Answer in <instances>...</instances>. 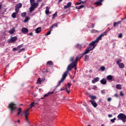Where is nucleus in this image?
<instances>
[{
  "label": "nucleus",
  "instance_id": "393cba45",
  "mask_svg": "<svg viewBox=\"0 0 126 126\" xmlns=\"http://www.w3.org/2000/svg\"><path fill=\"white\" fill-rule=\"evenodd\" d=\"M30 20V18L29 17H26L25 20H24V22L25 23H26L27 22H28V20Z\"/></svg>",
  "mask_w": 126,
  "mask_h": 126
},
{
  "label": "nucleus",
  "instance_id": "6e6d98bb",
  "mask_svg": "<svg viewBox=\"0 0 126 126\" xmlns=\"http://www.w3.org/2000/svg\"><path fill=\"white\" fill-rule=\"evenodd\" d=\"M107 101L108 102H111V101H112V98L111 97H108L107 98Z\"/></svg>",
  "mask_w": 126,
  "mask_h": 126
},
{
  "label": "nucleus",
  "instance_id": "2eb2a0df",
  "mask_svg": "<svg viewBox=\"0 0 126 126\" xmlns=\"http://www.w3.org/2000/svg\"><path fill=\"white\" fill-rule=\"evenodd\" d=\"M41 30H42V28H41V27H38V28H36L35 30V33H40V32H41Z\"/></svg>",
  "mask_w": 126,
  "mask_h": 126
},
{
  "label": "nucleus",
  "instance_id": "dca6fc26",
  "mask_svg": "<svg viewBox=\"0 0 126 126\" xmlns=\"http://www.w3.org/2000/svg\"><path fill=\"white\" fill-rule=\"evenodd\" d=\"M103 0H99V1H97L96 2H95V4L96 5H101Z\"/></svg>",
  "mask_w": 126,
  "mask_h": 126
},
{
  "label": "nucleus",
  "instance_id": "864d4df0",
  "mask_svg": "<svg viewBox=\"0 0 126 126\" xmlns=\"http://www.w3.org/2000/svg\"><path fill=\"white\" fill-rule=\"evenodd\" d=\"M93 89L94 90H96L97 89V86L94 85V87H93Z\"/></svg>",
  "mask_w": 126,
  "mask_h": 126
},
{
  "label": "nucleus",
  "instance_id": "a211bd4d",
  "mask_svg": "<svg viewBox=\"0 0 126 126\" xmlns=\"http://www.w3.org/2000/svg\"><path fill=\"white\" fill-rule=\"evenodd\" d=\"M107 79L109 80V81H112L113 80V76L111 75H109L107 76Z\"/></svg>",
  "mask_w": 126,
  "mask_h": 126
},
{
  "label": "nucleus",
  "instance_id": "39448f33",
  "mask_svg": "<svg viewBox=\"0 0 126 126\" xmlns=\"http://www.w3.org/2000/svg\"><path fill=\"white\" fill-rule=\"evenodd\" d=\"M29 111H30V108H28L26 111L24 112L25 117L26 121L28 123L29 125H30L29 121H28V116L30 115Z\"/></svg>",
  "mask_w": 126,
  "mask_h": 126
},
{
  "label": "nucleus",
  "instance_id": "4c0bfd02",
  "mask_svg": "<svg viewBox=\"0 0 126 126\" xmlns=\"http://www.w3.org/2000/svg\"><path fill=\"white\" fill-rule=\"evenodd\" d=\"M90 98H91V99H92V100H94L95 99H96V96L95 95H90Z\"/></svg>",
  "mask_w": 126,
  "mask_h": 126
},
{
  "label": "nucleus",
  "instance_id": "aec40b11",
  "mask_svg": "<svg viewBox=\"0 0 126 126\" xmlns=\"http://www.w3.org/2000/svg\"><path fill=\"white\" fill-rule=\"evenodd\" d=\"M18 14V12H17V11H15V12L13 13L11 15L12 18H16V15H17Z\"/></svg>",
  "mask_w": 126,
  "mask_h": 126
},
{
  "label": "nucleus",
  "instance_id": "9b49d317",
  "mask_svg": "<svg viewBox=\"0 0 126 126\" xmlns=\"http://www.w3.org/2000/svg\"><path fill=\"white\" fill-rule=\"evenodd\" d=\"M89 102L91 103L92 105L93 106V107H94V108H96V107L98 106V104H97V103H96V101H95V100H89Z\"/></svg>",
  "mask_w": 126,
  "mask_h": 126
},
{
  "label": "nucleus",
  "instance_id": "603ef678",
  "mask_svg": "<svg viewBox=\"0 0 126 126\" xmlns=\"http://www.w3.org/2000/svg\"><path fill=\"white\" fill-rule=\"evenodd\" d=\"M120 96H122V97H123V96H124V94L123 93V91H121L120 93Z\"/></svg>",
  "mask_w": 126,
  "mask_h": 126
},
{
  "label": "nucleus",
  "instance_id": "13d9d810",
  "mask_svg": "<svg viewBox=\"0 0 126 126\" xmlns=\"http://www.w3.org/2000/svg\"><path fill=\"white\" fill-rule=\"evenodd\" d=\"M76 5H79V4H81V2H77V3H76Z\"/></svg>",
  "mask_w": 126,
  "mask_h": 126
},
{
  "label": "nucleus",
  "instance_id": "a18cd8bd",
  "mask_svg": "<svg viewBox=\"0 0 126 126\" xmlns=\"http://www.w3.org/2000/svg\"><path fill=\"white\" fill-rule=\"evenodd\" d=\"M115 121H116V118H114V119L110 120V122L113 123H115Z\"/></svg>",
  "mask_w": 126,
  "mask_h": 126
},
{
  "label": "nucleus",
  "instance_id": "a878e982",
  "mask_svg": "<svg viewBox=\"0 0 126 126\" xmlns=\"http://www.w3.org/2000/svg\"><path fill=\"white\" fill-rule=\"evenodd\" d=\"M116 89L119 90H121L122 89V85L121 84H118L116 85Z\"/></svg>",
  "mask_w": 126,
  "mask_h": 126
},
{
  "label": "nucleus",
  "instance_id": "37998d69",
  "mask_svg": "<svg viewBox=\"0 0 126 126\" xmlns=\"http://www.w3.org/2000/svg\"><path fill=\"white\" fill-rule=\"evenodd\" d=\"M73 60H74V57H70V62H72V63H73V62H74L73 61Z\"/></svg>",
  "mask_w": 126,
  "mask_h": 126
},
{
  "label": "nucleus",
  "instance_id": "c85d7f7f",
  "mask_svg": "<svg viewBox=\"0 0 126 126\" xmlns=\"http://www.w3.org/2000/svg\"><path fill=\"white\" fill-rule=\"evenodd\" d=\"M46 10H45V13H46V14H47V15H48V14H49V12H50V11L49 10V7L48 6H47L46 7Z\"/></svg>",
  "mask_w": 126,
  "mask_h": 126
},
{
  "label": "nucleus",
  "instance_id": "f8f14e48",
  "mask_svg": "<svg viewBox=\"0 0 126 126\" xmlns=\"http://www.w3.org/2000/svg\"><path fill=\"white\" fill-rule=\"evenodd\" d=\"M28 29L27 28H23L21 30L22 33H23L24 34H26L27 33H28L29 32Z\"/></svg>",
  "mask_w": 126,
  "mask_h": 126
},
{
  "label": "nucleus",
  "instance_id": "f03ea898",
  "mask_svg": "<svg viewBox=\"0 0 126 126\" xmlns=\"http://www.w3.org/2000/svg\"><path fill=\"white\" fill-rule=\"evenodd\" d=\"M8 108L11 113H13V111H15V110L17 109V106L15 103L11 102L9 104Z\"/></svg>",
  "mask_w": 126,
  "mask_h": 126
},
{
  "label": "nucleus",
  "instance_id": "ddd939ff",
  "mask_svg": "<svg viewBox=\"0 0 126 126\" xmlns=\"http://www.w3.org/2000/svg\"><path fill=\"white\" fill-rule=\"evenodd\" d=\"M100 80V78L98 77L94 78L93 80H92V83H96V82H98L99 80Z\"/></svg>",
  "mask_w": 126,
  "mask_h": 126
},
{
  "label": "nucleus",
  "instance_id": "4be33fe9",
  "mask_svg": "<svg viewBox=\"0 0 126 126\" xmlns=\"http://www.w3.org/2000/svg\"><path fill=\"white\" fill-rule=\"evenodd\" d=\"M121 22H122V21H118L117 22H114V24H113V27H116V26H117V25H119V24H120V23H121Z\"/></svg>",
  "mask_w": 126,
  "mask_h": 126
},
{
  "label": "nucleus",
  "instance_id": "3c124183",
  "mask_svg": "<svg viewBox=\"0 0 126 126\" xmlns=\"http://www.w3.org/2000/svg\"><path fill=\"white\" fill-rule=\"evenodd\" d=\"M123 37V33H120L118 35V38H122Z\"/></svg>",
  "mask_w": 126,
  "mask_h": 126
},
{
  "label": "nucleus",
  "instance_id": "f3484780",
  "mask_svg": "<svg viewBox=\"0 0 126 126\" xmlns=\"http://www.w3.org/2000/svg\"><path fill=\"white\" fill-rule=\"evenodd\" d=\"M44 80H45V79H44L43 80H41L40 78H38L37 80V84H41V82H43V81H44Z\"/></svg>",
  "mask_w": 126,
  "mask_h": 126
},
{
  "label": "nucleus",
  "instance_id": "c9c22d12",
  "mask_svg": "<svg viewBox=\"0 0 126 126\" xmlns=\"http://www.w3.org/2000/svg\"><path fill=\"white\" fill-rule=\"evenodd\" d=\"M27 13L26 12H24L21 13V16L22 17H25L26 16Z\"/></svg>",
  "mask_w": 126,
  "mask_h": 126
},
{
  "label": "nucleus",
  "instance_id": "de8ad7c7",
  "mask_svg": "<svg viewBox=\"0 0 126 126\" xmlns=\"http://www.w3.org/2000/svg\"><path fill=\"white\" fill-rule=\"evenodd\" d=\"M22 47H23V44H21L17 47V49H20V48H22Z\"/></svg>",
  "mask_w": 126,
  "mask_h": 126
},
{
  "label": "nucleus",
  "instance_id": "ea45409f",
  "mask_svg": "<svg viewBox=\"0 0 126 126\" xmlns=\"http://www.w3.org/2000/svg\"><path fill=\"white\" fill-rule=\"evenodd\" d=\"M107 35V32H103V33H102L101 34H100V35L102 36V37H104V36Z\"/></svg>",
  "mask_w": 126,
  "mask_h": 126
},
{
  "label": "nucleus",
  "instance_id": "473e14b6",
  "mask_svg": "<svg viewBox=\"0 0 126 126\" xmlns=\"http://www.w3.org/2000/svg\"><path fill=\"white\" fill-rule=\"evenodd\" d=\"M76 48L79 49V50H81V48H82V47L81 46V45L78 44Z\"/></svg>",
  "mask_w": 126,
  "mask_h": 126
},
{
  "label": "nucleus",
  "instance_id": "2f4dec72",
  "mask_svg": "<svg viewBox=\"0 0 126 126\" xmlns=\"http://www.w3.org/2000/svg\"><path fill=\"white\" fill-rule=\"evenodd\" d=\"M47 64H49V65H53L54 64V63L53 62L50 61L47 62Z\"/></svg>",
  "mask_w": 126,
  "mask_h": 126
},
{
  "label": "nucleus",
  "instance_id": "8fccbe9b",
  "mask_svg": "<svg viewBox=\"0 0 126 126\" xmlns=\"http://www.w3.org/2000/svg\"><path fill=\"white\" fill-rule=\"evenodd\" d=\"M35 3V0H30V3L32 4V3Z\"/></svg>",
  "mask_w": 126,
  "mask_h": 126
},
{
  "label": "nucleus",
  "instance_id": "a19ab883",
  "mask_svg": "<svg viewBox=\"0 0 126 126\" xmlns=\"http://www.w3.org/2000/svg\"><path fill=\"white\" fill-rule=\"evenodd\" d=\"M100 69L102 71H104V70H105V66H101Z\"/></svg>",
  "mask_w": 126,
  "mask_h": 126
},
{
  "label": "nucleus",
  "instance_id": "412c9836",
  "mask_svg": "<svg viewBox=\"0 0 126 126\" xmlns=\"http://www.w3.org/2000/svg\"><path fill=\"white\" fill-rule=\"evenodd\" d=\"M54 94V92H49L47 94H46L44 95V99L46 97H48L49 95H50V94Z\"/></svg>",
  "mask_w": 126,
  "mask_h": 126
},
{
  "label": "nucleus",
  "instance_id": "f704fd0d",
  "mask_svg": "<svg viewBox=\"0 0 126 126\" xmlns=\"http://www.w3.org/2000/svg\"><path fill=\"white\" fill-rule=\"evenodd\" d=\"M122 62V60H121V59H119V60H117V61H116V63H117V64H118V65H119V64H120Z\"/></svg>",
  "mask_w": 126,
  "mask_h": 126
},
{
  "label": "nucleus",
  "instance_id": "20e7f679",
  "mask_svg": "<svg viewBox=\"0 0 126 126\" xmlns=\"http://www.w3.org/2000/svg\"><path fill=\"white\" fill-rule=\"evenodd\" d=\"M102 39V36L100 35L95 40L93 41L92 42H91L89 44V46L90 47L92 46H96L97 45V43H98V42H99V40H101Z\"/></svg>",
  "mask_w": 126,
  "mask_h": 126
},
{
  "label": "nucleus",
  "instance_id": "052dcab7",
  "mask_svg": "<svg viewBox=\"0 0 126 126\" xmlns=\"http://www.w3.org/2000/svg\"><path fill=\"white\" fill-rule=\"evenodd\" d=\"M18 48H17H17H13V51H17V49H18Z\"/></svg>",
  "mask_w": 126,
  "mask_h": 126
},
{
  "label": "nucleus",
  "instance_id": "0e129e2a",
  "mask_svg": "<svg viewBox=\"0 0 126 126\" xmlns=\"http://www.w3.org/2000/svg\"><path fill=\"white\" fill-rule=\"evenodd\" d=\"M80 2H81V3H85L86 2V1H81Z\"/></svg>",
  "mask_w": 126,
  "mask_h": 126
},
{
  "label": "nucleus",
  "instance_id": "b1692460",
  "mask_svg": "<svg viewBox=\"0 0 126 126\" xmlns=\"http://www.w3.org/2000/svg\"><path fill=\"white\" fill-rule=\"evenodd\" d=\"M118 65L120 68H124L125 67V64L123 63H121Z\"/></svg>",
  "mask_w": 126,
  "mask_h": 126
},
{
  "label": "nucleus",
  "instance_id": "72a5a7b5",
  "mask_svg": "<svg viewBox=\"0 0 126 126\" xmlns=\"http://www.w3.org/2000/svg\"><path fill=\"white\" fill-rule=\"evenodd\" d=\"M89 59V56L88 55H85V59H84V61L85 62H87V60Z\"/></svg>",
  "mask_w": 126,
  "mask_h": 126
},
{
  "label": "nucleus",
  "instance_id": "c756f323",
  "mask_svg": "<svg viewBox=\"0 0 126 126\" xmlns=\"http://www.w3.org/2000/svg\"><path fill=\"white\" fill-rule=\"evenodd\" d=\"M91 33H98V32H99L98 31H97L96 30H94V29H93L92 30H91Z\"/></svg>",
  "mask_w": 126,
  "mask_h": 126
},
{
  "label": "nucleus",
  "instance_id": "49530a36",
  "mask_svg": "<svg viewBox=\"0 0 126 126\" xmlns=\"http://www.w3.org/2000/svg\"><path fill=\"white\" fill-rule=\"evenodd\" d=\"M67 5L69 7H70L71 6V2H69L67 3Z\"/></svg>",
  "mask_w": 126,
  "mask_h": 126
},
{
  "label": "nucleus",
  "instance_id": "e2e57ef3",
  "mask_svg": "<svg viewBox=\"0 0 126 126\" xmlns=\"http://www.w3.org/2000/svg\"><path fill=\"white\" fill-rule=\"evenodd\" d=\"M29 34L30 36H33V32H32L30 33Z\"/></svg>",
  "mask_w": 126,
  "mask_h": 126
},
{
  "label": "nucleus",
  "instance_id": "6e6552de",
  "mask_svg": "<svg viewBox=\"0 0 126 126\" xmlns=\"http://www.w3.org/2000/svg\"><path fill=\"white\" fill-rule=\"evenodd\" d=\"M83 56H84V54H83V53H82V54L78 55V56H77L76 57L75 62H74V63L76 64L78 62V60H81V58H82V57H83Z\"/></svg>",
  "mask_w": 126,
  "mask_h": 126
},
{
  "label": "nucleus",
  "instance_id": "c03bdc74",
  "mask_svg": "<svg viewBox=\"0 0 126 126\" xmlns=\"http://www.w3.org/2000/svg\"><path fill=\"white\" fill-rule=\"evenodd\" d=\"M51 31H52V30H50V31L47 32L45 35L48 36V35H50V34H51Z\"/></svg>",
  "mask_w": 126,
  "mask_h": 126
},
{
  "label": "nucleus",
  "instance_id": "bf43d9fd",
  "mask_svg": "<svg viewBox=\"0 0 126 126\" xmlns=\"http://www.w3.org/2000/svg\"><path fill=\"white\" fill-rule=\"evenodd\" d=\"M108 118H112V117H113V115L112 114H108Z\"/></svg>",
  "mask_w": 126,
  "mask_h": 126
},
{
  "label": "nucleus",
  "instance_id": "79ce46f5",
  "mask_svg": "<svg viewBox=\"0 0 126 126\" xmlns=\"http://www.w3.org/2000/svg\"><path fill=\"white\" fill-rule=\"evenodd\" d=\"M84 7V5H81L78 7V9H81V8H83Z\"/></svg>",
  "mask_w": 126,
  "mask_h": 126
},
{
  "label": "nucleus",
  "instance_id": "6ab92c4d",
  "mask_svg": "<svg viewBox=\"0 0 126 126\" xmlns=\"http://www.w3.org/2000/svg\"><path fill=\"white\" fill-rule=\"evenodd\" d=\"M31 6L34 8H36V7H37V6H38V4L37 3H32V4H31Z\"/></svg>",
  "mask_w": 126,
  "mask_h": 126
},
{
  "label": "nucleus",
  "instance_id": "7c9ffc66",
  "mask_svg": "<svg viewBox=\"0 0 126 126\" xmlns=\"http://www.w3.org/2000/svg\"><path fill=\"white\" fill-rule=\"evenodd\" d=\"M15 31V30H14V29H12L9 31V33H10L11 34H13V33H14Z\"/></svg>",
  "mask_w": 126,
  "mask_h": 126
},
{
  "label": "nucleus",
  "instance_id": "680f3d73",
  "mask_svg": "<svg viewBox=\"0 0 126 126\" xmlns=\"http://www.w3.org/2000/svg\"><path fill=\"white\" fill-rule=\"evenodd\" d=\"M115 97H116V98H118L119 97V96L118 95V94H115Z\"/></svg>",
  "mask_w": 126,
  "mask_h": 126
},
{
  "label": "nucleus",
  "instance_id": "774afa93",
  "mask_svg": "<svg viewBox=\"0 0 126 126\" xmlns=\"http://www.w3.org/2000/svg\"><path fill=\"white\" fill-rule=\"evenodd\" d=\"M92 28H94V25L92 24Z\"/></svg>",
  "mask_w": 126,
  "mask_h": 126
},
{
  "label": "nucleus",
  "instance_id": "9d476101",
  "mask_svg": "<svg viewBox=\"0 0 126 126\" xmlns=\"http://www.w3.org/2000/svg\"><path fill=\"white\" fill-rule=\"evenodd\" d=\"M17 40V36H14L8 40L9 44H11Z\"/></svg>",
  "mask_w": 126,
  "mask_h": 126
},
{
  "label": "nucleus",
  "instance_id": "5701e85b",
  "mask_svg": "<svg viewBox=\"0 0 126 126\" xmlns=\"http://www.w3.org/2000/svg\"><path fill=\"white\" fill-rule=\"evenodd\" d=\"M54 27H58V24L55 23L53 25L51 26V27L50 28V30H51L52 28H54Z\"/></svg>",
  "mask_w": 126,
  "mask_h": 126
},
{
  "label": "nucleus",
  "instance_id": "cd10ccee",
  "mask_svg": "<svg viewBox=\"0 0 126 126\" xmlns=\"http://www.w3.org/2000/svg\"><path fill=\"white\" fill-rule=\"evenodd\" d=\"M37 103H35V102H33L31 104H30V107L29 108V109H31L32 108H33V107H34V105H36Z\"/></svg>",
  "mask_w": 126,
  "mask_h": 126
},
{
  "label": "nucleus",
  "instance_id": "4d7b16f0",
  "mask_svg": "<svg viewBox=\"0 0 126 126\" xmlns=\"http://www.w3.org/2000/svg\"><path fill=\"white\" fill-rule=\"evenodd\" d=\"M69 8V7H68L67 5H65L64 6V9H66V8Z\"/></svg>",
  "mask_w": 126,
  "mask_h": 126
},
{
  "label": "nucleus",
  "instance_id": "09e8293b",
  "mask_svg": "<svg viewBox=\"0 0 126 126\" xmlns=\"http://www.w3.org/2000/svg\"><path fill=\"white\" fill-rule=\"evenodd\" d=\"M101 94H105L106 93V91L105 90H103L101 91Z\"/></svg>",
  "mask_w": 126,
  "mask_h": 126
},
{
  "label": "nucleus",
  "instance_id": "f257e3e1",
  "mask_svg": "<svg viewBox=\"0 0 126 126\" xmlns=\"http://www.w3.org/2000/svg\"><path fill=\"white\" fill-rule=\"evenodd\" d=\"M76 66V64L73 62L71 63V64H69L67 67V69L65 72L63 74L62 76V78L61 80L58 82V85L56 86V87H59V86L64 81V79L66 78V76H67V73H68V71L71 70L73 67H75Z\"/></svg>",
  "mask_w": 126,
  "mask_h": 126
},
{
  "label": "nucleus",
  "instance_id": "4468645a",
  "mask_svg": "<svg viewBox=\"0 0 126 126\" xmlns=\"http://www.w3.org/2000/svg\"><path fill=\"white\" fill-rule=\"evenodd\" d=\"M100 83L103 85L107 84V80L106 79L103 78L100 80Z\"/></svg>",
  "mask_w": 126,
  "mask_h": 126
},
{
  "label": "nucleus",
  "instance_id": "5fc2aeb1",
  "mask_svg": "<svg viewBox=\"0 0 126 126\" xmlns=\"http://www.w3.org/2000/svg\"><path fill=\"white\" fill-rule=\"evenodd\" d=\"M24 50H25V48H22L19 51V53H21V52H22L23 51H24Z\"/></svg>",
  "mask_w": 126,
  "mask_h": 126
},
{
  "label": "nucleus",
  "instance_id": "58836bf2",
  "mask_svg": "<svg viewBox=\"0 0 126 126\" xmlns=\"http://www.w3.org/2000/svg\"><path fill=\"white\" fill-rule=\"evenodd\" d=\"M57 15H58V13H57V12H56L53 15L52 19H54V18H55V17H57Z\"/></svg>",
  "mask_w": 126,
  "mask_h": 126
},
{
  "label": "nucleus",
  "instance_id": "bb28decb",
  "mask_svg": "<svg viewBox=\"0 0 126 126\" xmlns=\"http://www.w3.org/2000/svg\"><path fill=\"white\" fill-rule=\"evenodd\" d=\"M21 112H22V109L21 108H19L18 109V112H17V115L19 116V115H20L21 113Z\"/></svg>",
  "mask_w": 126,
  "mask_h": 126
},
{
  "label": "nucleus",
  "instance_id": "7ed1b4c3",
  "mask_svg": "<svg viewBox=\"0 0 126 126\" xmlns=\"http://www.w3.org/2000/svg\"><path fill=\"white\" fill-rule=\"evenodd\" d=\"M117 118L119 120H120L121 121H122V122H123L124 123H126V114H125L124 113H120L118 115Z\"/></svg>",
  "mask_w": 126,
  "mask_h": 126
},
{
  "label": "nucleus",
  "instance_id": "423d86ee",
  "mask_svg": "<svg viewBox=\"0 0 126 126\" xmlns=\"http://www.w3.org/2000/svg\"><path fill=\"white\" fill-rule=\"evenodd\" d=\"M96 47V45H94L93 48H91V47L87 48L85 50L84 53H82L83 55H86V54H88L90 51H92L95 47Z\"/></svg>",
  "mask_w": 126,
  "mask_h": 126
},
{
  "label": "nucleus",
  "instance_id": "e433bc0d",
  "mask_svg": "<svg viewBox=\"0 0 126 126\" xmlns=\"http://www.w3.org/2000/svg\"><path fill=\"white\" fill-rule=\"evenodd\" d=\"M34 9H35V8L31 6V7L30 8V12H32V11H33V10H34Z\"/></svg>",
  "mask_w": 126,
  "mask_h": 126
},
{
  "label": "nucleus",
  "instance_id": "0eeeda50",
  "mask_svg": "<svg viewBox=\"0 0 126 126\" xmlns=\"http://www.w3.org/2000/svg\"><path fill=\"white\" fill-rule=\"evenodd\" d=\"M21 7H22V3H19L17 4L15 7V11H17V12H18V11H19V9L21 8Z\"/></svg>",
  "mask_w": 126,
  "mask_h": 126
},
{
  "label": "nucleus",
  "instance_id": "69168bd1",
  "mask_svg": "<svg viewBox=\"0 0 126 126\" xmlns=\"http://www.w3.org/2000/svg\"><path fill=\"white\" fill-rule=\"evenodd\" d=\"M64 90H65L64 89H61L60 90V91H63Z\"/></svg>",
  "mask_w": 126,
  "mask_h": 126
},
{
  "label": "nucleus",
  "instance_id": "338daca9",
  "mask_svg": "<svg viewBox=\"0 0 126 126\" xmlns=\"http://www.w3.org/2000/svg\"><path fill=\"white\" fill-rule=\"evenodd\" d=\"M61 1H63V0H59L58 1L59 3H60V2H61Z\"/></svg>",
  "mask_w": 126,
  "mask_h": 126
},
{
  "label": "nucleus",
  "instance_id": "1a4fd4ad",
  "mask_svg": "<svg viewBox=\"0 0 126 126\" xmlns=\"http://www.w3.org/2000/svg\"><path fill=\"white\" fill-rule=\"evenodd\" d=\"M65 86L67 93H68V94H69V90L70 89V87L71 86V84L67 83V85H65Z\"/></svg>",
  "mask_w": 126,
  "mask_h": 126
}]
</instances>
